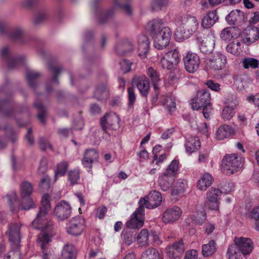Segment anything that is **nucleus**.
Here are the masks:
<instances>
[{
    "mask_svg": "<svg viewBox=\"0 0 259 259\" xmlns=\"http://www.w3.org/2000/svg\"><path fill=\"white\" fill-rule=\"evenodd\" d=\"M49 198L48 194L42 196L41 206L36 218L32 223L34 228L41 230L38 241L42 251V259H53L54 257L53 252L46 248V245L51 241V237L55 233L53 222L49 219L48 215V212L51 208Z\"/></svg>",
    "mask_w": 259,
    "mask_h": 259,
    "instance_id": "f257e3e1",
    "label": "nucleus"
},
{
    "mask_svg": "<svg viewBox=\"0 0 259 259\" xmlns=\"http://www.w3.org/2000/svg\"><path fill=\"white\" fill-rule=\"evenodd\" d=\"M147 28L152 37L155 48L162 50L168 45L171 31L169 27L164 26L161 20L156 19L149 22Z\"/></svg>",
    "mask_w": 259,
    "mask_h": 259,
    "instance_id": "f03ea898",
    "label": "nucleus"
},
{
    "mask_svg": "<svg viewBox=\"0 0 259 259\" xmlns=\"http://www.w3.org/2000/svg\"><path fill=\"white\" fill-rule=\"evenodd\" d=\"M177 33H180L182 37L188 38L195 33L199 27L198 19L193 15L185 14L176 20Z\"/></svg>",
    "mask_w": 259,
    "mask_h": 259,
    "instance_id": "7ed1b4c3",
    "label": "nucleus"
},
{
    "mask_svg": "<svg viewBox=\"0 0 259 259\" xmlns=\"http://www.w3.org/2000/svg\"><path fill=\"white\" fill-rule=\"evenodd\" d=\"M210 94L206 90L199 91L196 97L193 100L192 107L194 110H203V114L206 119H208L212 112V107L210 104Z\"/></svg>",
    "mask_w": 259,
    "mask_h": 259,
    "instance_id": "20e7f679",
    "label": "nucleus"
},
{
    "mask_svg": "<svg viewBox=\"0 0 259 259\" xmlns=\"http://www.w3.org/2000/svg\"><path fill=\"white\" fill-rule=\"evenodd\" d=\"M242 166L241 157L236 154H227L222 161V169L226 175H232Z\"/></svg>",
    "mask_w": 259,
    "mask_h": 259,
    "instance_id": "39448f33",
    "label": "nucleus"
},
{
    "mask_svg": "<svg viewBox=\"0 0 259 259\" xmlns=\"http://www.w3.org/2000/svg\"><path fill=\"white\" fill-rule=\"evenodd\" d=\"M162 202V196L160 192L153 190L146 197H142L139 201V207L153 209L160 205Z\"/></svg>",
    "mask_w": 259,
    "mask_h": 259,
    "instance_id": "423d86ee",
    "label": "nucleus"
},
{
    "mask_svg": "<svg viewBox=\"0 0 259 259\" xmlns=\"http://www.w3.org/2000/svg\"><path fill=\"white\" fill-rule=\"evenodd\" d=\"M33 191L31 184L28 182H23L20 186L21 195L22 197L21 208L27 210L33 207L34 203L30 197Z\"/></svg>",
    "mask_w": 259,
    "mask_h": 259,
    "instance_id": "0eeeda50",
    "label": "nucleus"
},
{
    "mask_svg": "<svg viewBox=\"0 0 259 259\" xmlns=\"http://www.w3.org/2000/svg\"><path fill=\"white\" fill-rule=\"evenodd\" d=\"M222 194L221 190L218 188L211 187L206 194L205 207L213 210H218L219 200Z\"/></svg>",
    "mask_w": 259,
    "mask_h": 259,
    "instance_id": "6e6552de",
    "label": "nucleus"
},
{
    "mask_svg": "<svg viewBox=\"0 0 259 259\" xmlns=\"http://www.w3.org/2000/svg\"><path fill=\"white\" fill-rule=\"evenodd\" d=\"M0 56L8 63V67L10 69H14L21 65H23L25 61L24 56L12 57L10 49L7 47H3L0 51Z\"/></svg>",
    "mask_w": 259,
    "mask_h": 259,
    "instance_id": "1a4fd4ad",
    "label": "nucleus"
},
{
    "mask_svg": "<svg viewBox=\"0 0 259 259\" xmlns=\"http://www.w3.org/2000/svg\"><path fill=\"white\" fill-rule=\"evenodd\" d=\"M145 221V209L139 207L131 215L130 220L126 222V227L130 230H135L143 227Z\"/></svg>",
    "mask_w": 259,
    "mask_h": 259,
    "instance_id": "9d476101",
    "label": "nucleus"
},
{
    "mask_svg": "<svg viewBox=\"0 0 259 259\" xmlns=\"http://www.w3.org/2000/svg\"><path fill=\"white\" fill-rule=\"evenodd\" d=\"M85 226V221L81 217H74L67 224L66 231L72 235H79L83 231Z\"/></svg>",
    "mask_w": 259,
    "mask_h": 259,
    "instance_id": "9b49d317",
    "label": "nucleus"
},
{
    "mask_svg": "<svg viewBox=\"0 0 259 259\" xmlns=\"http://www.w3.org/2000/svg\"><path fill=\"white\" fill-rule=\"evenodd\" d=\"M185 67L187 71L194 73L200 65V59L197 54L189 52L183 58Z\"/></svg>",
    "mask_w": 259,
    "mask_h": 259,
    "instance_id": "f8f14e48",
    "label": "nucleus"
},
{
    "mask_svg": "<svg viewBox=\"0 0 259 259\" xmlns=\"http://www.w3.org/2000/svg\"><path fill=\"white\" fill-rule=\"evenodd\" d=\"M227 63V57L221 52H217L211 55L207 62V65L214 70H221Z\"/></svg>",
    "mask_w": 259,
    "mask_h": 259,
    "instance_id": "ddd939ff",
    "label": "nucleus"
},
{
    "mask_svg": "<svg viewBox=\"0 0 259 259\" xmlns=\"http://www.w3.org/2000/svg\"><path fill=\"white\" fill-rule=\"evenodd\" d=\"M182 214V210L178 206L167 208L162 216V222L164 224H172L179 220Z\"/></svg>",
    "mask_w": 259,
    "mask_h": 259,
    "instance_id": "4468645a",
    "label": "nucleus"
},
{
    "mask_svg": "<svg viewBox=\"0 0 259 259\" xmlns=\"http://www.w3.org/2000/svg\"><path fill=\"white\" fill-rule=\"evenodd\" d=\"M71 213L70 205L65 201H61L55 206L53 214L58 220L63 221L69 217Z\"/></svg>",
    "mask_w": 259,
    "mask_h": 259,
    "instance_id": "2eb2a0df",
    "label": "nucleus"
},
{
    "mask_svg": "<svg viewBox=\"0 0 259 259\" xmlns=\"http://www.w3.org/2000/svg\"><path fill=\"white\" fill-rule=\"evenodd\" d=\"M234 243L245 256L249 254L253 248V242L249 238L235 237L234 239Z\"/></svg>",
    "mask_w": 259,
    "mask_h": 259,
    "instance_id": "dca6fc26",
    "label": "nucleus"
},
{
    "mask_svg": "<svg viewBox=\"0 0 259 259\" xmlns=\"http://www.w3.org/2000/svg\"><path fill=\"white\" fill-rule=\"evenodd\" d=\"M99 153L95 149H87L84 154L82 160V164L88 171H91L93 164L98 160Z\"/></svg>",
    "mask_w": 259,
    "mask_h": 259,
    "instance_id": "f3484780",
    "label": "nucleus"
},
{
    "mask_svg": "<svg viewBox=\"0 0 259 259\" xmlns=\"http://www.w3.org/2000/svg\"><path fill=\"white\" fill-rule=\"evenodd\" d=\"M137 44L139 56L142 59L146 58L150 47L148 37L144 34L139 35L137 38Z\"/></svg>",
    "mask_w": 259,
    "mask_h": 259,
    "instance_id": "a211bd4d",
    "label": "nucleus"
},
{
    "mask_svg": "<svg viewBox=\"0 0 259 259\" xmlns=\"http://www.w3.org/2000/svg\"><path fill=\"white\" fill-rule=\"evenodd\" d=\"M167 255L171 258L180 259L184 251V244L182 240L166 248Z\"/></svg>",
    "mask_w": 259,
    "mask_h": 259,
    "instance_id": "6ab92c4d",
    "label": "nucleus"
},
{
    "mask_svg": "<svg viewBox=\"0 0 259 259\" xmlns=\"http://www.w3.org/2000/svg\"><path fill=\"white\" fill-rule=\"evenodd\" d=\"M133 83L136 85L142 96H147L150 86L149 81L145 76L135 77L133 79Z\"/></svg>",
    "mask_w": 259,
    "mask_h": 259,
    "instance_id": "aec40b11",
    "label": "nucleus"
},
{
    "mask_svg": "<svg viewBox=\"0 0 259 259\" xmlns=\"http://www.w3.org/2000/svg\"><path fill=\"white\" fill-rule=\"evenodd\" d=\"M246 19L244 12L239 10L232 11L226 17V20L230 24H238Z\"/></svg>",
    "mask_w": 259,
    "mask_h": 259,
    "instance_id": "412c9836",
    "label": "nucleus"
},
{
    "mask_svg": "<svg viewBox=\"0 0 259 259\" xmlns=\"http://www.w3.org/2000/svg\"><path fill=\"white\" fill-rule=\"evenodd\" d=\"M175 180V178L163 172L159 174L157 182L160 188L163 191H166L171 187Z\"/></svg>",
    "mask_w": 259,
    "mask_h": 259,
    "instance_id": "4be33fe9",
    "label": "nucleus"
},
{
    "mask_svg": "<svg viewBox=\"0 0 259 259\" xmlns=\"http://www.w3.org/2000/svg\"><path fill=\"white\" fill-rule=\"evenodd\" d=\"M20 226L17 224H12L9 226L7 234L9 241L13 244H18L20 242Z\"/></svg>",
    "mask_w": 259,
    "mask_h": 259,
    "instance_id": "5701e85b",
    "label": "nucleus"
},
{
    "mask_svg": "<svg viewBox=\"0 0 259 259\" xmlns=\"http://www.w3.org/2000/svg\"><path fill=\"white\" fill-rule=\"evenodd\" d=\"M201 146L199 139L197 137L193 136L187 139L185 143L186 153L191 154L196 152L200 149Z\"/></svg>",
    "mask_w": 259,
    "mask_h": 259,
    "instance_id": "b1692460",
    "label": "nucleus"
},
{
    "mask_svg": "<svg viewBox=\"0 0 259 259\" xmlns=\"http://www.w3.org/2000/svg\"><path fill=\"white\" fill-rule=\"evenodd\" d=\"M234 129L228 124L220 126L215 133V139L217 140H223L228 138L234 134Z\"/></svg>",
    "mask_w": 259,
    "mask_h": 259,
    "instance_id": "393cba45",
    "label": "nucleus"
},
{
    "mask_svg": "<svg viewBox=\"0 0 259 259\" xmlns=\"http://www.w3.org/2000/svg\"><path fill=\"white\" fill-rule=\"evenodd\" d=\"M226 256L228 259H245V255L242 253V251L234 244H232L229 246Z\"/></svg>",
    "mask_w": 259,
    "mask_h": 259,
    "instance_id": "a878e982",
    "label": "nucleus"
},
{
    "mask_svg": "<svg viewBox=\"0 0 259 259\" xmlns=\"http://www.w3.org/2000/svg\"><path fill=\"white\" fill-rule=\"evenodd\" d=\"M137 232L136 230L124 228L121 233L123 242L126 245H131L136 240Z\"/></svg>",
    "mask_w": 259,
    "mask_h": 259,
    "instance_id": "bb28decb",
    "label": "nucleus"
},
{
    "mask_svg": "<svg viewBox=\"0 0 259 259\" xmlns=\"http://www.w3.org/2000/svg\"><path fill=\"white\" fill-rule=\"evenodd\" d=\"M213 181L212 177L209 174H204L200 178L197 183V188L201 191H205L210 186Z\"/></svg>",
    "mask_w": 259,
    "mask_h": 259,
    "instance_id": "cd10ccee",
    "label": "nucleus"
},
{
    "mask_svg": "<svg viewBox=\"0 0 259 259\" xmlns=\"http://www.w3.org/2000/svg\"><path fill=\"white\" fill-rule=\"evenodd\" d=\"M242 37L243 41L248 45L258 40L259 38L255 28L252 29H245Z\"/></svg>",
    "mask_w": 259,
    "mask_h": 259,
    "instance_id": "c85d7f7f",
    "label": "nucleus"
},
{
    "mask_svg": "<svg viewBox=\"0 0 259 259\" xmlns=\"http://www.w3.org/2000/svg\"><path fill=\"white\" fill-rule=\"evenodd\" d=\"M218 18L215 11H210L202 20V26L204 28H209L218 21Z\"/></svg>",
    "mask_w": 259,
    "mask_h": 259,
    "instance_id": "c756f323",
    "label": "nucleus"
},
{
    "mask_svg": "<svg viewBox=\"0 0 259 259\" xmlns=\"http://www.w3.org/2000/svg\"><path fill=\"white\" fill-rule=\"evenodd\" d=\"M117 117L114 113L106 114L103 117L100 121L101 127L104 131L108 128H112L114 123L117 121Z\"/></svg>",
    "mask_w": 259,
    "mask_h": 259,
    "instance_id": "7c9ffc66",
    "label": "nucleus"
},
{
    "mask_svg": "<svg viewBox=\"0 0 259 259\" xmlns=\"http://www.w3.org/2000/svg\"><path fill=\"white\" fill-rule=\"evenodd\" d=\"M243 45L238 40H234L226 47L227 51L235 56H240L243 51Z\"/></svg>",
    "mask_w": 259,
    "mask_h": 259,
    "instance_id": "2f4dec72",
    "label": "nucleus"
},
{
    "mask_svg": "<svg viewBox=\"0 0 259 259\" xmlns=\"http://www.w3.org/2000/svg\"><path fill=\"white\" fill-rule=\"evenodd\" d=\"M147 74L151 81L154 89L157 91L159 89L160 82L158 73L153 68L149 67L147 70Z\"/></svg>",
    "mask_w": 259,
    "mask_h": 259,
    "instance_id": "473e14b6",
    "label": "nucleus"
},
{
    "mask_svg": "<svg viewBox=\"0 0 259 259\" xmlns=\"http://www.w3.org/2000/svg\"><path fill=\"white\" fill-rule=\"evenodd\" d=\"M187 186V182L186 180L184 179H179L175 184L171 190V195L180 196L186 190Z\"/></svg>",
    "mask_w": 259,
    "mask_h": 259,
    "instance_id": "72a5a7b5",
    "label": "nucleus"
},
{
    "mask_svg": "<svg viewBox=\"0 0 259 259\" xmlns=\"http://www.w3.org/2000/svg\"><path fill=\"white\" fill-rule=\"evenodd\" d=\"M180 168V165L179 160L178 159H175L170 162L163 172L173 178H176L178 174Z\"/></svg>",
    "mask_w": 259,
    "mask_h": 259,
    "instance_id": "f704fd0d",
    "label": "nucleus"
},
{
    "mask_svg": "<svg viewBox=\"0 0 259 259\" xmlns=\"http://www.w3.org/2000/svg\"><path fill=\"white\" fill-rule=\"evenodd\" d=\"M214 40L212 37H207L205 40L201 42L199 49L202 53L207 54L213 51L214 47Z\"/></svg>",
    "mask_w": 259,
    "mask_h": 259,
    "instance_id": "c9c22d12",
    "label": "nucleus"
},
{
    "mask_svg": "<svg viewBox=\"0 0 259 259\" xmlns=\"http://www.w3.org/2000/svg\"><path fill=\"white\" fill-rule=\"evenodd\" d=\"M235 104L233 103L228 105H226L222 110L221 113L222 118L226 121L230 120L232 119L235 114Z\"/></svg>",
    "mask_w": 259,
    "mask_h": 259,
    "instance_id": "e433bc0d",
    "label": "nucleus"
},
{
    "mask_svg": "<svg viewBox=\"0 0 259 259\" xmlns=\"http://www.w3.org/2000/svg\"><path fill=\"white\" fill-rule=\"evenodd\" d=\"M237 30V29L233 27L224 28L220 34L221 39L226 42L230 41L232 38L236 37L237 35L235 34Z\"/></svg>",
    "mask_w": 259,
    "mask_h": 259,
    "instance_id": "4c0bfd02",
    "label": "nucleus"
},
{
    "mask_svg": "<svg viewBox=\"0 0 259 259\" xmlns=\"http://www.w3.org/2000/svg\"><path fill=\"white\" fill-rule=\"evenodd\" d=\"M76 249L71 244H66L62 251V256L64 259H73L75 257Z\"/></svg>",
    "mask_w": 259,
    "mask_h": 259,
    "instance_id": "58836bf2",
    "label": "nucleus"
},
{
    "mask_svg": "<svg viewBox=\"0 0 259 259\" xmlns=\"http://www.w3.org/2000/svg\"><path fill=\"white\" fill-rule=\"evenodd\" d=\"M149 233L148 230L142 229L136 237L138 244L140 246H146L149 244Z\"/></svg>",
    "mask_w": 259,
    "mask_h": 259,
    "instance_id": "ea45409f",
    "label": "nucleus"
},
{
    "mask_svg": "<svg viewBox=\"0 0 259 259\" xmlns=\"http://www.w3.org/2000/svg\"><path fill=\"white\" fill-rule=\"evenodd\" d=\"M109 91L105 85L98 86L94 93L95 97L99 100L107 99L109 97Z\"/></svg>",
    "mask_w": 259,
    "mask_h": 259,
    "instance_id": "a19ab883",
    "label": "nucleus"
},
{
    "mask_svg": "<svg viewBox=\"0 0 259 259\" xmlns=\"http://www.w3.org/2000/svg\"><path fill=\"white\" fill-rule=\"evenodd\" d=\"M216 251L215 243L214 240H210L207 244L202 246V253L204 256H209Z\"/></svg>",
    "mask_w": 259,
    "mask_h": 259,
    "instance_id": "79ce46f5",
    "label": "nucleus"
},
{
    "mask_svg": "<svg viewBox=\"0 0 259 259\" xmlns=\"http://www.w3.org/2000/svg\"><path fill=\"white\" fill-rule=\"evenodd\" d=\"M40 74L36 71L32 70H28L26 72V76L29 85L31 88H34L36 86L38 77Z\"/></svg>",
    "mask_w": 259,
    "mask_h": 259,
    "instance_id": "37998d69",
    "label": "nucleus"
},
{
    "mask_svg": "<svg viewBox=\"0 0 259 259\" xmlns=\"http://www.w3.org/2000/svg\"><path fill=\"white\" fill-rule=\"evenodd\" d=\"M242 64L245 69H256L259 67V60L253 58L247 57L243 59Z\"/></svg>",
    "mask_w": 259,
    "mask_h": 259,
    "instance_id": "c03bdc74",
    "label": "nucleus"
},
{
    "mask_svg": "<svg viewBox=\"0 0 259 259\" xmlns=\"http://www.w3.org/2000/svg\"><path fill=\"white\" fill-rule=\"evenodd\" d=\"M163 104L170 114L173 113L176 110V104L175 99L171 96L166 97L163 100Z\"/></svg>",
    "mask_w": 259,
    "mask_h": 259,
    "instance_id": "a18cd8bd",
    "label": "nucleus"
},
{
    "mask_svg": "<svg viewBox=\"0 0 259 259\" xmlns=\"http://www.w3.org/2000/svg\"><path fill=\"white\" fill-rule=\"evenodd\" d=\"M141 259H160L158 251L154 248H148L142 254Z\"/></svg>",
    "mask_w": 259,
    "mask_h": 259,
    "instance_id": "49530a36",
    "label": "nucleus"
},
{
    "mask_svg": "<svg viewBox=\"0 0 259 259\" xmlns=\"http://www.w3.org/2000/svg\"><path fill=\"white\" fill-rule=\"evenodd\" d=\"M24 35L23 29L21 27L14 28L12 31L9 34V36L13 40L23 42L22 38Z\"/></svg>",
    "mask_w": 259,
    "mask_h": 259,
    "instance_id": "de8ad7c7",
    "label": "nucleus"
},
{
    "mask_svg": "<svg viewBox=\"0 0 259 259\" xmlns=\"http://www.w3.org/2000/svg\"><path fill=\"white\" fill-rule=\"evenodd\" d=\"M68 163L66 161H62L57 165L56 170L55 172V181L57 180L58 177H61L65 175L68 168Z\"/></svg>",
    "mask_w": 259,
    "mask_h": 259,
    "instance_id": "09e8293b",
    "label": "nucleus"
},
{
    "mask_svg": "<svg viewBox=\"0 0 259 259\" xmlns=\"http://www.w3.org/2000/svg\"><path fill=\"white\" fill-rule=\"evenodd\" d=\"M167 59L170 60L171 63H173L174 65H176L179 61V53L176 50H172L168 52L164 55Z\"/></svg>",
    "mask_w": 259,
    "mask_h": 259,
    "instance_id": "8fccbe9b",
    "label": "nucleus"
},
{
    "mask_svg": "<svg viewBox=\"0 0 259 259\" xmlns=\"http://www.w3.org/2000/svg\"><path fill=\"white\" fill-rule=\"evenodd\" d=\"M206 219V213L204 210L197 212L195 214L193 215L192 222L195 224L201 225L205 221Z\"/></svg>",
    "mask_w": 259,
    "mask_h": 259,
    "instance_id": "3c124183",
    "label": "nucleus"
},
{
    "mask_svg": "<svg viewBox=\"0 0 259 259\" xmlns=\"http://www.w3.org/2000/svg\"><path fill=\"white\" fill-rule=\"evenodd\" d=\"M35 107L38 110V114L37 115L38 119L42 122H45V117L46 114V111L45 107L41 103H35L34 104Z\"/></svg>",
    "mask_w": 259,
    "mask_h": 259,
    "instance_id": "603ef678",
    "label": "nucleus"
},
{
    "mask_svg": "<svg viewBox=\"0 0 259 259\" xmlns=\"http://www.w3.org/2000/svg\"><path fill=\"white\" fill-rule=\"evenodd\" d=\"M79 178V172L78 170H73L69 172L68 179L71 185L78 183Z\"/></svg>",
    "mask_w": 259,
    "mask_h": 259,
    "instance_id": "864d4df0",
    "label": "nucleus"
},
{
    "mask_svg": "<svg viewBox=\"0 0 259 259\" xmlns=\"http://www.w3.org/2000/svg\"><path fill=\"white\" fill-rule=\"evenodd\" d=\"M107 211V208L105 206H101L96 208L94 211V213L96 218L99 219H102L105 215Z\"/></svg>",
    "mask_w": 259,
    "mask_h": 259,
    "instance_id": "5fc2aeb1",
    "label": "nucleus"
},
{
    "mask_svg": "<svg viewBox=\"0 0 259 259\" xmlns=\"http://www.w3.org/2000/svg\"><path fill=\"white\" fill-rule=\"evenodd\" d=\"M246 101L259 107V92L255 95L250 94L246 97Z\"/></svg>",
    "mask_w": 259,
    "mask_h": 259,
    "instance_id": "6e6d98bb",
    "label": "nucleus"
},
{
    "mask_svg": "<svg viewBox=\"0 0 259 259\" xmlns=\"http://www.w3.org/2000/svg\"><path fill=\"white\" fill-rule=\"evenodd\" d=\"M132 64L131 61L126 59H123L119 62L120 69L124 73L130 71Z\"/></svg>",
    "mask_w": 259,
    "mask_h": 259,
    "instance_id": "4d7b16f0",
    "label": "nucleus"
},
{
    "mask_svg": "<svg viewBox=\"0 0 259 259\" xmlns=\"http://www.w3.org/2000/svg\"><path fill=\"white\" fill-rule=\"evenodd\" d=\"M50 69L54 73L55 75L52 79V80L51 81L50 83L53 82L54 83H56V84H58V81L57 80V77L59 74V73L61 72L62 68L60 66H55V67H50Z\"/></svg>",
    "mask_w": 259,
    "mask_h": 259,
    "instance_id": "13d9d810",
    "label": "nucleus"
},
{
    "mask_svg": "<svg viewBox=\"0 0 259 259\" xmlns=\"http://www.w3.org/2000/svg\"><path fill=\"white\" fill-rule=\"evenodd\" d=\"M167 4V0H153L152 3V8L154 10L161 9Z\"/></svg>",
    "mask_w": 259,
    "mask_h": 259,
    "instance_id": "bf43d9fd",
    "label": "nucleus"
},
{
    "mask_svg": "<svg viewBox=\"0 0 259 259\" xmlns=\"http://www.w3.org/2000/svg\"><path fill=\"white\" fill-rule=\"evenodd\" d=\"M160 64L161 67L164 69H171L175 66L173 63L170 62V60L167 59L166 57L164 56L161 59Z\"/></svg>",
    "mask_w": 259,
    "mask_h": 259,
    "instance_id": "052dcab7",
    "label": "nucleus"
},
{
    "mask_svg": "<svg viewBox=\"0 0 259 259\" xmlns=\"http://www.w3.org/2000/svg\"><path fill=\"white\" fill-rule=\"evenodd\" d=\"M48 161L46 158H42L39 163L38 169V173L44 175L47 170Z\"/></svg>",
    "mask_w": 259,
    "mask_h": 259,
    "instance_id": "680f3d73",
    "label": "nucleus"
},
{
    "mask_svg": "<svg viewBox=\"0 0 259 259\" xmlns=\"http://www.w3.org/2000/svg\"><path fill=\"white\" fill-rule=\"evenodd\" d=\"M127 92L128 105L130 106H133L136 100V95L134 92V89L132 87L128 88Z\"/></svg>",
    "mask_w": 259,
    "mask_h": 259,
    "instance_id": "e2e57ef3",
    "label": "nucleus"
},
{
    "mask_svg": "<svg viewBox=\"0 0 259 259\" xmlns=\"http://www.w3.org/2000/svg\"><path fill=\"white\" fill-rule=\"evenodd\" d=\"M39 146L42 150H45L48 147L51 150H53L52 146L51 145L48 140L44 138H41L39 140Z\"/></svg>",
    "mask_w": 259,
    "mask_h": 259,
    "instance_id": "0e129e2a",
    "label": "nucleus"
},
{
    "mask_svg": "<svg viewBox=\"0 0 259 259\" xmlns=\"http://www.w3.org/2000/svg\"><path fill=\"white\" fill-rule=\"evenodd\" d=\"M50 179L48 176H44L40 180V187L44 190L48 189L50 187Z\"/></svg>",
    "mask_w": 259,
    "mask_h": 259,
    "instance_id": "69168bd1",
    "label": "nucleus"
},
{
    "mask_svg": "<svg viewBox=\"0 0 259 259\" xmlns=\"http://www.w3.org/2000/svg\"><path fill=\"white\" fill-rule=\"evenodd\" d=\"M205 84L212 91L219 92L220 90V84L212 80H208Z\"/></svg>",
    "mask_w": 259,
    "mask_h": 259,
    "instance_id": "338daca9",
    "label": "nucleus"
},
{
    "mask_svg": "<svg viewBox=\"0 0 259 259\" xmlns=\"http://www.w3.org/2000/svg\"><path fill=\"white\" fill-rule=\"evenodd\" d=\"M234 184L231 182L225 183L222 187V193L228 194L234 190Z\"/></svg>",
    "mask_w": 259,
    "mask_h": 259,
    "instance_id": "774afa93",
    "label": "nucleus"
}]
</instances>
